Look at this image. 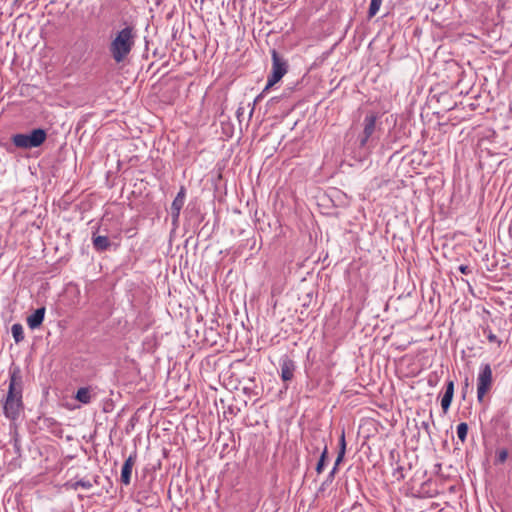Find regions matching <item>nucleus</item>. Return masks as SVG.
Segmentation results:
<instances>
[{"label": "nucleus", "mask_w": 512, "mask_h": 512, "mask_svg": "<svg viewBox=\"0 0 512 512\" xmlns=\"http://www.w3.org/2000/svg\"><path fill=\"white\" fill-rule=\"evenodd\" d=\"M383 0H371L368 9V18H373L380 10Z\"/></svg>", "instance_id": "obj_19"}, {"label": "nucleus", "mask_w": 512, "mask_h": 512, "mask_svg": "<svg viewBox=\"0 0 512 512\" xmlns=\"http://www.w3.org/2000/svg\"><path fill=\"white\" fill-rule=\"evenodd\" d=\"M47 138V133L42 128L33 129L29 134L18 133L11 137L15 147L32 149L41 146Z\"/></svg>", "instance_id": "obj_3"}, {"label": "nucleus", "mask_w": 512, "mask_h": 512, "mask_svg": "<svg viewBox=\"0 0 512 512\" xmlns=\"http://www.w3.org/2000/svg\"><path fill=\"white\" fill-rule=\"evenodd\" d=\"M280 377L281 380L286 383L285 388H288L287 383L292 381L296 371V363L287 355H284L279 360Z\"/></svg>", "instance_id": "obj_6"}, {"label": "nucleus", "mask_w": 512, "mask_h": 512, "mask_svg": "<svg viewBox=\"0 0 512 512\" xmlns=\"http://www.w3.org/2000/svg\"><path fill=\"white\" fill-rule=\"evenodd\" d=\"M339 446H340L339 452H338L337 458H336L334 466H333V467H336V471L338 470V466L340 465V463L343 461L345 451H346V442H345L344 431H342V434L340 436Z\"/></svg>", "instance_id": "obj_13"}, {"label": "nucleus", "mask_w": 512, "mask_h": 512, "mask_svg": "<svg viewBox=\"0 0 512 512\" xmlns=\"http://www.w3.org/2000/svg\"><path fill=\"white\" fill-rule=\"evenodd\" d=\"M136 454H131L124 462L123 466H122V469H121V482L124 484V485H129L130 484V481H131V474H132V469H133V466L135 465V462H136Z\"/></svg>", "instance_id": "obj_9"}, {"label": "nucleus", "mask_w": 512, "mask_h": 512, "mask_svg": "<svg viewBox=\"0 0 512 512\" xmlns=\"http://www.w3.org/2000/svg\"><path fill=\"white\" fill-rule=\"evenodd\" d=\"M171 426H172V423L169 422V425H166V427H163L162 430L165 431V432H168L171 430Z\"/></svg>", "instance_id": "obj_27"}, {"label": "nucleus", "mask_w": 512, "mask_h": 512, "mask_svg": "<svg viewBox=\"0 0 512 512\" xmlns=\"http://www.w3.org/2000/svg\"><path fill=\"white\" fill-rule=\"evenodd\" d=\"M185 203V188L181 187L180 191L178 192L177 196L172 202V205L170 207L169 214L172 219V224L174 226L177 225L180 211Z\"/></svg>", "instance_id": "obj_7"}, {"label": "nucleus", "mask_w": 512, "mask_h": 512, "mask_svg": "<svg viewBox=\"0 0 512 512\" xmlns=\"http://www.w3.org/2000/svg\"><path fill=\"white\" fill-rule=\"evenodd\" d=\"M69 487L73 490H77L79 487L89 490L93 487V484L90 480H78L72 483H68Z\"/></svg>", "instance_id": "obj_18"}, {"label": "nucleus", "mask_w": 512, "mask_h": 512, "mask_svg": "<svg viewBox=\"0 0 512 512\" xmlns=\"http://www.w3.org/2000/svg\"><path fill=\"white\" fill-rule=\"evenodd\" d=\"M454 395V381L449 380L446 383L445 393L441 399V407L444 413H446L451 405Z\"/></svg>", "instance_id": "obj_11"}, {"label": "nucleus", "mask_w": 512, "mask_h": 512, "mask_svg": "<svg viewBox=\"0 0 512 512\" xmlns=\"http://www.w3.org/2000/svg\"><path fill=\"white\" fill-rule=\"evenodd\" d=\"M468 425L465 422H461L457 425V436L462 441L465 442L467 438Z\"/></svg>", "instance_id": "obj_20"}, {"label": "nucleus", "mask_w": 512, "mask_h": 512, "mask_svg": "<svg viewBox=\"0 0 512 512\" xmlns=\"http://www.w3.org/2000/svg\"><path fill=\"white\" fill-rule=\"evenodd\" d=\"M508 451L506 449H501L497 451V463H504L507 460Z\"/></svg>", "instance_id": "obj_23"}, {"label": "nucleus", "mask_w": 512, "mask_h": 512, "mask_svg": "<svg viewBox=\"0 0 512 512\" xmlns=\"http://www.w3.org/2000/svg\"><path fill=\"white\" fill-rule=\"evenodd\" d=\"M171 426H172V423L169 422V425H166V427H163L162 430L165 431V432H168L171 430Z\"/></svg>", "instance_id": "obj_28"}, {"label": "nucleus", "mask_w": 512, "mask_h": 512, "mask_svg": "<svg viewBox=\"0 0 512 512\" xmlns=\"http://www.w3.org/2000/svg\"><path fill=\"white\" fill-rule=\"evenodd\" d=\"M75 399L83 404H89L91 402V393L88 387H81L78 389Z\"/></svg>", "instance_id": "obj_14"}, {"label": "nucleus", "mask_w": 512, "mask_h": 512, "mask_svg": "<svg viewBox=\"0 0 512 512\" xmlns=\"http://www.w3.org/2000/svg\"><path fill=\"white\" fill-rule=\"evenodd\" d=\"M288 70L287 62L281 57L276 50H272V72L279 77H283Z\"/></svg>", "instance_id": "obj_8"}, {"label": "nucleus", "mask_w": 512, "mask_h": 512, "mask_svg": "<svg viewBox=\"0 0 512 512\" xmlns=\"http://www.w3.org/2000/svg\"><path fill=\"white\" fill-rule=\"evenodd\" d=\"M393 475L397 478V480L404 479L403 468L401 466L397 467L394 470Z\"/></svg>", "instance_id": "obj_24"}, {"label": "nucleus", "mask_w": 512, "mask_h": 512, "mask_svg": "<svg viewBox=\"0 0 512 512\" xmlns=\"http://www.w3.org/2000/svg\"><path fill=\"white\" fill-rule=\"evenodd\" d=\"M266 92H261L254 100V104L258 103L259 101H261V99L264 97Z\"/></svg>", "instance_id": "obj_26"}, {"label": "nucleus", "mask_w": 512, "mask_h": 512, "mask_svg": "<svg viewBox=\"0 0 512 512\" xmlns=\"http://www.w3.org/2000/svg\"><path fill=\"white\" fill-rule=\"evenodd\" d=\"M160 3V0H156V4H159Z\"/></svg>", "instance_id": "obj_30"}, {"label": "nucleus", "mask_w": 512, "mask_h": 512, "mask_svg": "<svg viewBox=\"0 0 512 512\" xmlns=\"http://www.w3.org/2000/svg\"><path fill=\"white\" fill-rule=\"evenodd\" d=\"M135 43V33L132 27H125L116 33L112 39L109 51L116 63H122L130 54Z\"/></svg>", "instance_id": "obj_2"}, {"label": "nucleus", "mask_w": 512, "mask_h": 512, "mask_svg": "<svg viewBox=\"0 0 512 512\" xmlns=\"http://www.w3.org/2000/svg\"><path fill=\"white\" fill-rule=\"evenodd\" d=\"M336 472V467H333L326 476L325 480L321 483L320 487L318 488L317 495H320L326 491L328 486L333 482Z\"/></svg>", "instance_id": "obj_15"}, {"label": "nucleus", "mask_w": 512, "mask_h": 512, "mask_svg": "<svg viewBox=\"0 0 512 512\" xmlns=\"http://www.w3.org/2000/svg\"><path fill=\"white\" fill-rule=\"evenodd\" d=\"M22 390L19 368L10 369L8 392L3 402V413L10 420H16L23 409Z\"/></svg>", "instance_id": "obj_1"}, {"label": "nucleus", "mask_w": 512, "mask_h": 512, "mask_svg": "<svg viewBox=\"0 0 512 512\" xmlns=\"http://www.w3.org/2000/svg\"><path fill=\"white\" fill-rule=\"evenodd\" d=\"M484 333L487 335L489 342H496L499 346L502 344V341L491 330L484 329Z\"/></svg>", "instance_id": "obj_22"}, {"label": "nucleus", "mask_w": 512, "mask_h": 512, "mask_svg": "<svg viewBox=\"0 0 512 512\" xmlns=\"http://www.w3.org/2000/svg\"><path fill=\"white\" fill-rule=\"evenodd\" d=\"M162 456L167 457V451L165 448L162 449Z\"/></svg>", "instance_id": "obj_29"}, {"label": "nucleus", "mask_w": 512, "mask_h": 512, "mask_svg": "<svg viewBox=\"0 0 512 512\" xmlns=\"http://www.w3.org/2000/svg\"><path fill=\"white\" fill-rule=\"evenodd\" d=\"M282 78L277 76L275 73L271 71L270 75L268 76V80L266 83L265 88L263 89V92H268L271 87H273L277 82H279Z\"/></svg>", "instance_id": "obj_21"}, {"label": "nucleus", "mask_w": 512, "mask_h": 512, "mask_svg": "<svg viewBox=\"0 0 512 512\" xmlns=\"http://www.w3.org/2000/svg\"><path fill=\"white\" fill-rule=\"evenodd\" d=\"M458 269L462 274H470L472 272L468 265H460Z\"/></svg>", "instance_id": "obj_25"}, {"label": "nucleus", "mask_w": 512, "mask_h": 512, "mask_svg": "<svg viewBox=\"0 0 512 512\" xmlns=\"http://www.w3.org/2000/svg\"><path fill=\"white\" fill-rule=\"evenodd\" d=\"M11 332L16 343H19L24 339V331L21 324H13L11 327Z\"/></svg>", "instance_id": "obj_16"}, {"label": "nucleus", "mask_w": 512, "mask_h": 512, "mask_svg": "<svg viewBox=\"0 0 512 512\" xmlns=\"http://www.w3.org/2000/svg\"><path fill=\"white\" fill-rule=\"evenodd\" d=\"M92 243L95 250L99 252L106 251L110 246V240L107 236L95 235L92 236Z\"/></svg>", "instance_id": "obj_12"}, {"label": "nucleus", "mask_w": 512, "mask_h": 512, "mask_svg": "<svg viewBox=\"0 0 512 512\" xmlns=\"http://www.w3.org/2000/svg\"><path fill=\"white\" fill-rule=\"evenodd\" d=\"M327 457H328V448H327V446H325L320 455V458L316 464V468H315L318 475L324 471Z\"/></svg>", "instance_id": "obj_17"}, {"label": "nucleus", "mask_w": 512, "mask_h": 512, "mask_svg": "<svg viewBox=\"0 0 512 512\" xmlns=\"http://www.w3.org/2000/svg\"><path fill=\"white\" fill-rule=\"evenodd\" d=\"M45 311V307H40L36 309L30 316H28L27 325L30 329H36L41 326L44 320Z\"/></svg>", "instance_id": "obj_10"}, {"label": "nucleus", "mask_w": 512, "mask_h": 512, "mask_svg": "<svg viewBox=\"0 0 512 512\" xmlns=\"http://www.w3.org/2000/svg\"><path fill=\"white\" fill-rule=\"evenodd\" d=\"M377 119L378 116L375 113H370L365 116L363 120V131L358 136L359 146L361 148L366 147L369 141H373Z\"/></svg>", "instance_id": "obj_5"}, {"label": "nucleus", "mask_w": 512, "mask_h": 512, "mask_svg": "<svg viewBox=\"0 0 512 512\" xmlns=\"http://www.w3.org/2000/svg\"><path fill=\"white\" fill-rule=\"evenodd\" d=\"M492 369L490 364H483L477 377V399L482 401L492 386Z\"/></svg>", "instance_id": "obj_4"}]
</instances>
